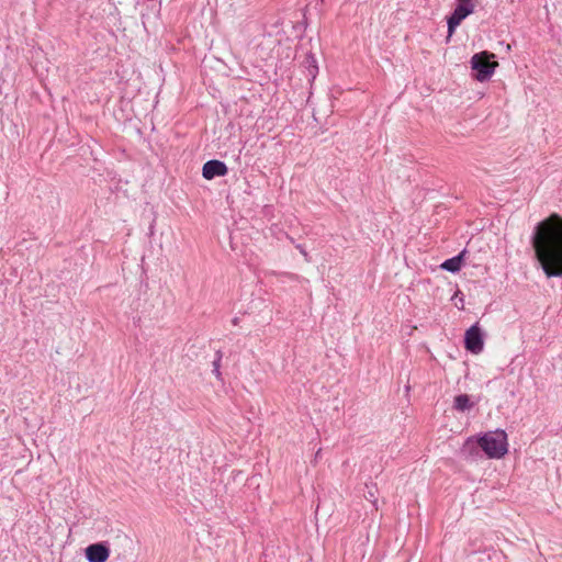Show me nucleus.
<instances>
[{"label": "nucleus", "instance_id": "obj_1", "mask_svg": "<svg viewBox=\"0 0 562 562\" xmlns=\"http://www.w3.org/2000/svg\"><path fill=\"white\" fill-rule=\"evenodd\" d=\"M532 246L546 274L562 276V217L560 215L553 213L537 225Z\"/></svg>", "mask_w": 562, "mask_h": 562}, {"label": "nucleus", "instance_id": "obj_2", "mask_svg": "<svg viewBox=\"0 0 562 562\" xmlns=\"http://www.w3.org/2000/svg\"><path fill=\"white\" fill-rule=\"evenodd\" d=\"M476 442L490 459H501L508 452L507 434L502 429L479 436Z\"/></svg>", "mask_w": 562, "mask_h": 562}, {"label": "nucleus", "instance_id": "obj_3", "mask_svg": "<svg viewBox=\"0 0 562 562\" xmlns=\"http://www.w3.org/2000/svg\"><path fill=\"white\" fill-rule=\"evenodd\" d=\"M495 58L493 53L487 50L474 54L471 58L472 69L476 71L475 79L479 81H485L492 77L495 69L498 67V63L492 60Z\"/></svg>", "mask_w": 562, "mask_h": 562}, {"label": "nucleus", "instance_id": "obj_4", "mask_svg": "<svg viewBox=\"0 0 562 562\" xmlns=\"http://www.w3.org/2000/svg\"><path fill=\"white\" fill-rule=\"evenodd\" d=\"M464 347L468 351L479 355L484 347L481 328L477 324L471 326L464 335Z\"/></svg>", "mask_w": 562, "mask_h": 562}, {"label": "nucleus", "instance_id": "obj_5", "mask_svg": "<svg viewBox=\"0 0 562 562\" xmlns=\"http://www.w3.org/2000/svg\"><path fill=\"white\" fill-rule=\"evenodd\" d=\"M474 10L475 5L457 4L454 11L448 18V38L452 36L457 26H459L467 16L472 14Z\"/></svg>", "mask_w": 562, "mask_h": 562}, {"label": "nucleus", "instance_id": "obj_6", "mask_svg": "<svg viewBox=\"0 0 562 562\" xmlns=\"http://www.w3.org/2000/svg\"><path fill=\"white\" fill-rule=\"evenodd\" d=\"M228 172L227 166L220 160H209L203 165L202 175L211 180L215 177H223Z\"/></svg>", "mask_w": 562, "mask_h": 562}, {"label": "nucleus", "instance_id": "obj_7", "mask_svg": "<svg viewBox=\"0 0 562 562\" xmlns=\"http://www.w3.org/2000/svg\"><path fill=\"white\" fill-rule=\"evenodd\" d=\"M109 555V548L101 542L90 544L86 549V557L89 562H105Z\"/></svg>", "mask_w": 562, "mask_h": 562}, {"label": "nucleus", "instance_id": "obj_8", "mask_svg": "<svg viewBox=\"0 0 562 562\" xmlns=\"http://www.w3.org/2000/svg\"><path fill=\"white\" fill-rule=\"evenodd\" d=\"M463 255H464V251H462L461 254H459L458 256H456L453 258L447 259L441 265V268L447 271H450V272L459 271L461 269V262H462Z\"/></svg>", "mask_w": 562, "mask_h": 562}, {"label": "nucleus", "instance_id": "obj_9", "mask_svg": "<svg viewBox=\"0 0 562 562\" xmlns=\"http://www.w3.org/2000/svg\"><path fill=\"white\" fill-rule=\"evenodd\" d=\"M453 407L457 411L464 412L473 407L468 394H460L454 397Z\"/></svg>", "mask_w": 562, "mask_h": 562}, {"label": "nucleus", "instance_id": "obj_10", "mask_svg": "<svg viewBox=\"0 0 562 562\" xmlns=\"http://www.w3.org/2000/svg\"><path fill=\"white\" fill-rule=\"evenodd\" d=\"M317 72V65L315 58L311 57L310 75L314 78Z\"/></svg>", "mask_w": 562, "mask_h": 562}, {"label": "nucleus", "instance_id": "obj_11", "mask_svg": "<svg viewBox=\"0 0 562 562\" xmlns=\"http://www.w3.org/2000/svg\"><path fill=\"white\" fill-rule=\"evenodd\" d=\"M458 4H468V5H475L476 7V1L475 0H457Z\"/></svg>", "mask_w": 562, "mask_h": 562}, {"label": "nucleus", "instance_id": "obj_12", "mask_svg": "<svg viewBox=\"0 0 562 562\" xmlns=\"http://www.w3.org/2000/svg\"><path fill=\"white\" fill-rule=\"evenodd\" d=\"M369 497H370L371 503L375 507V509H378V499H376L374 493L370 491L369 492Z\"/></svg>", "mask_w": 562, "mask_h": 562}, {"label": "nucleus", "instance_id": "obj_13", "mask_svg": "<svg viewBox=\"0 0 562 562\" xmlns=\"http://www.w3.org/2000/svg\"><path fill=\"white\" fill-rule=\"evenodd\" d=\"M297 248L300 249L301 254H303L305 257H307V252L304 250V248H302L301 246H297Z\"/></svg>", "mask_w": 562, "mask_h": 562}]
</instances>
